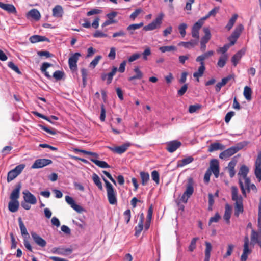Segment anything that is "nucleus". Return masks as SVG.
<instances>
[{
    "mask_svg": "<svg viewBox=\"0 0 261 261\" xmlns=\"http://www.w3.org/2000/svg\"><path fill=\"white\" fill-rule=\"evenodd\" d=\"M231 189L232 200L235 201L234 215L238 217L244 211L243 198L238 195V189L235 186H232Z\"/></svg>",
    "mask_w": 261,
    "mask_h": 261,
    "instance_id": "1",
    "label": "nucleus"
},
{
    "mask_svg": "<svg viewBox=\"0 0 261 261\" xmlns=\"http://www.w3.org/2000/svg\"><path fill=\"white\" fill-rule=\"evenodd\" d=\"M102 178L104 181L106 185V189L107 191V197L108 201L110 204L115 205L117 204V192L113 187V185L106 179V178L102 176Z\"/></svg>",
    "mask_w": 261,
    "mask_h": 261,
    "instance_id": "2",
    "label": "nucleus"
},
{
    "mask_svg": "<svg viewBox=\"0 0 261 261\" xmlns=\"http://www.w3.org/2000/svg\"><path fill=\"white\" fill-rule=\"evenodd\" d=\"M194 182L192 178H189L186 185V190L180 198V201L186 203L188 199L191 197L194 192Z\"/></svg>",
    "mask_w": 261,
    "mask_h": 261,
    "instance_id": "3",
    "label": "nucleus"
},
{
    "mask_svg": "<svg viewBox=\"0 0 261 261\" xmlns=\"http://www.w3.org/2000/svg\"><path fill=\"white\" fill-rule=\"evenodd\" d=\"M239 183L242 194L245 197H246V190H247L248 193L250 192L251 190L254 191L255 192L257 191V188L256 186L254 184H251V180L250 179H246V181H244V185L242 181L241 178L240 177L239 179Z\"/></svg>",
    "mask_w": 261,
    "mask_h": 261,
    "instance_id": "4",
    "label": "nucleus"
},
{
    "mask_svg": "<svg viewBox=\"0 0 261 261\" xmlns=\"http://www.w3.org/2000/svg\"><path fill=\"white\" fill-rule=\"evenodd\" d=\"M243 145H242L241 143L238 144L236 146H232V147L222 151L219 154V158L221 159H227V158L231 156L232 155H233L234 154H235L238 151H239L242 148H243Z\"/></svg>",
    "mask_w": 261,
    "mask_h": 261,
    "instance_id": "5",
    "label": "nucleus"
},
{
    "mask_svg": "<svg viewBox=\"0 0 261 261\" xmlns=\"http://www.w3.org/2000/svg\"><path fill=\"white\" fill-rule=\"evenodd\" d=\"M164 15L163 13L160 14L158 17L151 23L147 25L144 27L143 30L145 31L153 30L159 28L162 23V20Z\"/></svg>",
    "mask_w": 261,
    "mask_h": 261,
    "instance_id": "6",
    "label": "nucleus"
},
{
    "mask_svg": "<svg viewBox=\"0 0 261 261\" xmlns=\"http://www.w3.org/2000/svg\"><path fill=\"white\" fill-rule=\"evenodd\" d=\"M24 165L20 164L17 166L14 169L10 171L7 175V181L8 182L14 179L18 175H19L23 169L24 168Z\"/></svg>",
    "mask_w": 261,
    "mask_h": 261,
    "instance_id": "7",
    "label": "nucleus"
},
{
    "mask_svg": "<svg viewBox=\"0 0 261 261\" xmlns=\"http://www.w3.org/2000/svg\"><path fill=\"white\" fill-rule=\"evenodd\" d=\"M244 241L243 252L241 256V261H246L248 254L251 253V250L249 249V238L247 236L245 237Z\"/></svg>",
    "mask_w": 261,
    "mask_h": 261,
    "instance_id": "8",
    "label": "nucleus"
},
{
    "mask_svg": "<svg viewBox=\"0 0 261 261\" xmlns=\"http://www.w3.org/2000/svg\"><path fill=\"white\" fill-rule=\"evenodd\" d=\"M52 161L49 159H41L36 160L32 165V169L40 168L45 166L51 164Z\"/></svg>",
    "mask_w": 261,
    "mask_h": 261,
    "instance_id": "9",
    "label": "nucleus"
},
{
    "mask_svg": "<svg viewBox=\"0 0 261 261\" xmlns=\"http://www.w3.org/2000/svg\"><path fill=\"white\" fill-rule=\"evenodd\" d=\"M81 54L79 53H76L69 58L68 63L71 70L77 69V62Z\"/></svg>",
    "mask_w": 261,
    "mask_h": 261,
    "instance_id": "10",
    "label": "nucleus"
},
{
    "mask_svg": "<svg viewBox=\"0 0 261 261\" xmlns=\"http://www.w3.org/2000/svg\"><path fill=\"white\" fill-rule=\"evenodd\" d=\"M51 251L54 253L64 256H67L72 252V249L71 248H65L62 247H59L53 248Z\"/></svg>",
    "mask_w": 261,
    "mask_h": 261,
    "instance_id": "11",
    "label": "nucleus"
},
{
    "mask_svg": "<svg viewBox=\"0 0 261 261\" xmlns=\"http://www.w3.org/2000/svg\"><path fill=\"white\" fill-rule=\"evenodd\" d=\"M213 173L216 178H218L219 175V162L216 159H213L210 162V169Z\"/></svg>",
    "mask_w": 261,
    "mask_h": 261,
    "instance_id": "12",
    "label": "nucleus"
},
{
    "mask_svg": "<svg viewBox=\"0 0 261 261\" xmlns=\"http://www.w3.org/2000/svg\"><path fill=\"white\" fill-rule=\"evenodd\" d=\"M250 245L254 246L255 244H257L261 247V236L258 232L255 231L254 229L251 231Z\"/></svg>",
    "mask_w": 261,
    "mask_h": 261,
    "instance_id": "13",
    "label": "nucleus"
},
{
    "mask_svg": "<svg viewBox=\"0 0 261 261\" xmlns=\"http://www.w3.org/2000/svg\"><path fill=\"white\" fill-rule=\"evenodd\" d=\"M130 145V144L129 143H126L119 146L115 147H109V148L114 153L122 154L126 151Z\"/></svg>",
    "mask_w": 261,
    "mask_h": 261,
    "instance_id": "14",
    "label": "nucleus"
},
{
    "mask_svg": "<svg viewBox=\"0 0 261 261\" xmlns=\"http://www.w3.org/2000/svg\"><path fill=\"white\" fill-rule=\"evenodd\" d=\"M181 145L180 142L178 141H172L168 142L167 144L166 149L169 152H173L177 150Z\"/></svg>",
    "mask_w": 261,
    "mask_h": 261,
    "instance_id": "15",
    "label": "nucleus"
},
{
    "mask_svg": "<svg viewBox=\"0 0 261 261\" xmlns=\"http://www.w3.org/2000/svg\"><path fill=\"white\" fill-rule=\"evenodd\" d=\"M23 194L24 195L23 198L25 202L32 204H35L36 203L37 200L36 197L29 191H23Z\"/></svg>",
    "mask_w": 261,
    "mask_h": 261,
    "instance_id": "16",
    "label": "nucleus"
},
{
    "mask_svg": "<svg viewBox=\"0 0 261 261\" xmlns=\"http://www.w3.org/2000/svg\"><path fill=\"white\" fill-rule=\"evenodd\" d=\"M31 236L34 242L39 246L44 247L46 245V242L45 240L40 237L38 234L34 232H31Z\"/></svg>",
    "mask_w": 261,
    "mask_h": 261,
    "instance_id": "17",
    "label": "nucleus"
},
{
    "mask_svg": "<svg viewBox=\"0 0 261 261\" xmlns=\"http://www.w3.org/2000/svg\"><path fill=\"white\" fill-rule=\"evenodd\" d=\"M0 8L9 13L16 14L17 13L15 7L12 4H4L0 2Z\"/></svg>",
    "mask_w": 261,
    "mask_h": 261,
    "instance_id": "18",
    "label": "nucleus"
},
{
    "mask_svg": "<svg viewBox=\"0 0 261 261\" xmlns=\"http://www.w3.org/2000/svg\"><path fill=\"white\" fill-rule=\"evenodd\" d=\"M27 17L28 18L31 17L36 21H38L40 19L41 15L38 10L33 9L28 12Z\"/></svg>",
    "mask_w": 261,
    "mask_h": 261,
    "instance_id": "19",
    "label": "nucleus"
},
{
    "mask_svg": "<svg viewBox=\"0 0 261 261\" xmlns=\"http://www.w3.org/2000/svg\"><path fill=\"white\" fill-rule=\"evenodd\" d=\"M225 148V146L224 145H223L220 143L215 142V143L211 144L208 146V151L210 152H212L214 151L218 150H223Z\"/></svg>",
    "mask_w": 261,
    "mask_h": 261,
    "instance_id": "20",
    "label": "nucleus"
},
{
    "mask_svg": "<svg viewBox=\"0 0 261 261\" xmlns=\"http://www.w3.org/2000/svg\"><path fill=\"white\" fill-rule=\"evenodd\" d=\"M21 185L19 183L16 186V188L13 190L10 195L11 200L18 201L17 199L19 197V193L21 189Z\"/></svg>",
    "mask_w": 261,
    "mask_h": 261,
    "instance_id": "21",
    "label": "nucleus"
},
{
    "mask_svg": "<svg viewBox=\"0 0 261 261\" xmlns=\"http://www.w3.org/2000/svg\"><path fill=\"white\" fill-rule=\"evenodd\" d=\"M214 54V52L213 50H210L206 52L202 55L198 56L196 59V61L199 62V63H204V60L208 59L210 57L212 56Z\"/></svg>",
    "mask_w": 261,
    "mask_h": 261,
    "instance_id": "22",
    "label": "nucleus"
},
{
    "mask_svg": "<svg viewBox=\"0 0 261 261\" xmlns=\"http://www.w3.org/2000/svg\"><path fill=\"white\" fill-rule=\"evenodd\" d=\"M245 50L241 49L238 51L232 58L231 61L234 66L237 65L242 56L245 54Z\"/></svg>",
    "mask_w": 261,
    "mask_h": 261,
    "instance_id": "23",
    "label": "nucleus"
},
{
    "mask_svg": "<svg viewBox=\"0 0 261 261\" xmlns=\"http://www.w3.org/2000/svg\"><path fill=\"white\" fill-rule=\"evenodd\" d=\"M248 172V168L245 165H242L239 170L238 175L241 176L242 177V180L243 179L245 181L246 179H250L247 176Z\"/></svg>",
    "mask_w": 261,
    "mask_h": 261,
    "instance_id": "24",
    "label": "nucleus"
},
{
    "mask_svg": "<svg viewBox=\"0 0 261 261\" xmlns=\"http://www.w3.org/2000/svg\"><path fill=\"white\" fill-rule=\"evenodd\" d=\"M237 160L233 158L232 160L229 163L228 166L227 167L229 175L231 178H232L236 174L234 167L237 164Z\"/></svg>",
    "mask_w": 261,
    "mask_h": 261,
    "instance_id": "25",
    "label": "nucleus"
},
{
    "mask_svg": "<svg viewBox=\"0 0 261 261\" xmlns=\"http://www.w3.org/2000/svg\"><path fill=\"white\" fill-rule=\"evenodd\" d=\"M63 14V9L61 6L56 5L53 9V15L55 17H61Z\"/></svg>",
    "mask_w": 261,
    "mask_h": 261,
    "instance_id": "26",
    "label": "nucleus"
},
{
    "mask_svg": "<svg viewBox=\"0 0 261 261\" xmlns=\"http://www.w3.org/2000/svg\"><path fill=\"white\" fill-rule=\"evenodd\" d=\"M205 245L206 247L205 250V258L204 261H209L211 256V252L212 250V246L211 244L208 242H205Z\"/></svg>",
    "mask_w": 261,
    "mask_h": 261,
    "instance_id": "27",
    "label": "nucleus"
},
{
    "mask_svg": "<svg viewBox=\"0 0 261 261\" xmlns=\"http://www.w3.org/2000/svg\"><path fill=\"white\" fill-rule=\"evenodd\" d=\"M30 41L33 43L40 41H49V39L45 36L33 35L30 38Z\"/></svg>",
    "mask_w": 261,
    "mask_h": 261,
    "instance_id": "28",
    "label": "nucleus"
},
{
    "mask_svg": "<svg viewBox=\"0 0 261 261\" xmlns=\"http://www.w3.org/2000/svg\"><path fill=\"white\" fill-rule=\"evenodd\" d=\"M144 25V23L141 22L137 24H132L128 25L126 30L129 32L130 35H133L134 34V31L141 28Z\"/></svg>",
    "mask_w": 261,
    "mask_h": 261,
    "instance_id": "29",
    "label": "nucleus"
},
{
    "mask_svg": "<svg viewBox=\"0 0 261 261\" xmlns=\"http://www.w3.org/2000/svg\"><path fill=\"white\" fill-rule=\"evenodd\" d=\"M200 64V66L198 68V71L194 72L193 74V76L197 78L198 81H199V78L203 75L204 71L205 70L204 63H201Z\"/></svg>",
    "mask_w": 261,
    "mask_h": 261,
    "instance_id": "30",
    "label": "nucleus"
},
{
    "mask_svg": "<svg viewBox=\"0 0 261 261\" xmlns=\"http://www.w3.org/2000/svg\"><path fill=\"white\" fill-rule=\"evenodd\" d=\"M19 205L18 201L11 200L8 204L9 210L11 212H16L18 209Z\"/></svg>",
    "mask_w": 261,
    "mask_h": 261,
    "instance_id": "31",
    "label": "nucleus"
},
{
    "mask_svg": "<svg viewBox=\"0 0 261 261\" xmlns=\"http://www.w3.org/2000/svg\"><path fill=\"white\" fill-rule=\"evenodd\" d=\"M203 31L205 35L203 37H202L200 42L207 43L209 40L211 39V37L210 31L208 28H204Z\"/></svg>",
    "mask_w": 261,
    "mask_h": 261,
    "instance_id": "32",
    "label": "nucleus"
},
{
    "mask_svg": "<svg viewBox=\"0 0 261 261\" xmlns=\"http://www.w3.org/2000/svg\"><path fill=\"white\" fill-rule=\"evenodd\" d=\"M92 178L95 185L100 190L102 191L103 190L102 185L99 176L96 173H93Z\"/></svg>",
    "mask_w": 261,
    "mask_h": 261,
    "instance_id": "33",
    "label": "nucleus"
},
{
    "mask_svg": "<svg viewBox=\"0 0 261 261\" xmlns=\"http://www.w3.org/2000/svg\"><path fill=\"white\" fill-rule=\"evenodd\" d=\"M231 214V208L228 204L225 205V213L224 215V219L227 222H229V219Z\"/></svg>",
    "mask_w": 261,
    "mask_h": 261,
    "instance_id": "34",
    "label": "nucleus"
},
{
    "mask_svg": "<svg viewBox=\"0 0 261 261\" xmlns=\"http://www.w3.org/2000/svg\"><path fill=\"white\" fill-rule=\"evenodd\" d=\"M228 56L227 54H224L220 56L217 63V65L219 67L223 68L226 64Z\"/></svg>",
    "mask_w": 261,
    "mask_h": 261,
    "instance_id": "35",
    "label": "nucleus"
},
{
    "mask_svg": "<svg viewBox=\"0 0 261 261\" xmlns=\"http://www.w3.org/2000/svg\"><path fill=\"white\" fill-rule=\"evenodd\" d=\"M91 161L94 163L95 164H96L97 166H98L99 167L102 168H110V166L109 165L107 164V162L103 161H99L96 159H91Z\"/></svg>",
    "mask_w": 261,
    "mask_h": 261,
    "instance_id": "36",
    "label": "nucleus"
},
{
    "mask_svg": "<svg viewBox=\"0 0 261 261\" xmlns=\"http://www.w3.org/2000/svg\"><path fill=\"white\" fill-rule=\"evenodd\" d=\"M194 160V159L192 156H188L186 158L183 159L181 160L178 161L177 166L178 167H182L188 164L191 163Z\"/></svg>",
    "mask_w": 261,
    "mask_h": 261,
    "instance_id": "37",
    "label": "nucleus"
},
{
    "mask_svg": "<svg viewBox=\"0 0 261 261\" xmlns=\"http://www.w3.org/2000/svg\"><path fill=\"white\" fill-rule=\"evenodd\" d=\"M134 71L136 73V74L129 77L128 79L129 81L132 82L135 79H141L143 77V74L138 67H136L134 68Z\"/></svg>",
    "mask_w": 261,
    "mask_h": 261,
    "instance_id": "38",
    "label": "nucleus"
},
{
    "mask_svg": "<svg viewBox=\"0 0 261 261\" xmlns=\"http://www.w3.org/2000/svg\"><path fill=\"white\" fill-rule=\"evenodd\" d=\"M140 175L142 185L143 186L146 185L149 180V174L147 172H141Z\"/></svg>",
    "mask_w": 261,
    "mask_h": 261,
    "instance_id": "39",
    "label": "nucleus"
},
{
    "mask_svg": "<svg viewBox=\"0 0 261 261\" xmlns=\"http://www.w3.org/2000/svg\"><path fill=\"white\" fill-rule=\"evenodd\" d=\"M18 222H19V225L21 234L23 236H29V233L27 231V228H26V227H25V226L20 217H19L18 218Z\"/></svg>",
    "mask_w": 261,
    "mask_h": 261,
    "instance_id": "40",
    "label": "nucleus"
},
{
    "mask_svg": "<svg viewBox=\"0 0 261 261\" xmlns=\"http://www.w3.org/2000/svg\"><path fill=\"white\" fill-rule=\"evenodd\" d=\"M251 94L252 91L250 87L248 86H245L244 89V96L245 98L248 100L250 101L251 99Z\"/></svg>",
    "mask_w": 261,
    "mask_h": 261,
    "instance_id": "41",
    "label": "nucleus"
},
{
    "mask_svg": "<svg viewBox=\"0 0 261 261\" xmlns=\"http://www.w3.org/2000/svg\"><path fill=\"white\" fill-rule=\"evenodd\" d=\"M51 65V64L45 62L42 64L41 67V71L44 73L45 76L47 78H50L51 76L49 74L48 72L46 71V69L48 67H50Z\"/></svg>",
    "mask_w": 261,
    "mask_h": 261,
    "instance_id": "42",
    "label": "nucleus"
},
{
    "mask_svg": "<svg viewBox=\"0 0 261 261\" xmlns=\"http://www.w3.org/2000/svg\"><path fill=\"white\" fill-rule=\"evenodd\" d=\"M159 50L162 53H165V52H170L172 51H176L177 50V48L174 46H162L159 48Z\"/></svg>",
    "mask_w": 261,
    "mask_h": 261,
    "instance_id": "43",
    "label": "nucleus"
},
{
    "mask_svg": "<svg viewBox=\"0 0 261 261\" xmlns=\"http://www.w3.org/2000/svg\"><path fill=\"white\" fill-rule=\"evenodd\" d=\"M238 16L237 14H234L232 17L230 19L228 24L226 26V28L228 30H230L234 25Z\"/></svg>",
    "mask_w": 261,
    "mask_h": 261,
    "instance_id": "44",
    "label": "nucleus"
},
{
    "mask_svg": "<svg viewBox=\"0 0 261 261\" xmlns=\"http://www.w3.org/2000/svg\"><path fill=\"white\" fill-rule=\"evenodd\" d=\"M197 44V41H191L189 42H181L179 43V45H182L185 48H190L194 47Z\"/></svg>",
    "mask_w": 261,
    "mask_h": 261,
    "instance_id": "45",
    "label": "nucleus"
},
{
    "mask_svg": "<svg viewBox=\"0 0 261 261\" xmlns=\"http://www.w3.org/2000/svg\"><path fill=\"white\" fill-rule=\"evenodd\" d=\"M187 25L186 23H181L178 26V30L182 37H185L186 34V29Z\"/></svg>",
    "mask_w": 261,
    "mask_h": 261,
    "instance_id": "46",
    "label": "nucleus"
},
{
    "mask_svg": "<svg viewBox=\"0 0 261 261\" xmlns=\"http://www.w3.org/2000/svg\"><path fill=\"white\" fill-rule=\"evenodd\" d=\"M198 240V238H194L192 239L190 244L188 247L189 251L192 252L196 248V243L197 241Z\"/></svg>",
    "mask_w": 261,
    "mask_h": 261,
    "instance_id": "47",
    "label": "nucleus"
},
{
    "mask_svg": "<svg viewBox=\"0 0 261 261\" xmlns=\"http://www.w3.org/2000/svg\"><path fill=\"white\" fill-rule=\"evenodd\" d=\"M151 177L153 180L155 181L156 184H159L160 182L159 174L158 171L154 170L151 172Z\"/></svg>",
    "mask_w": 261,
    "mask_h": 261,
    "instance_id": "48",
    "label": "nucleus"
},
{
    "mask_svg": "<svg viewBox=\"0 0 261 261\" xmlns=\"http://www.w3.org/2000/svg\"><path fill=\"white\" fill-rule=\"evenodd\" d=\"M8 66L13 70L15 71L17 73L19 74H21V72L19 70L18 67L17 66H16L13 62H9L8 64Z\"/></svg>",
    "mask_w": 261,
    "mask_h": 261,
    "instance_id": "49",
    "label": "nucleus"
},
{
    "mask_svg": "<svg viewBox=\"0 0 261 261\" xmlns=\"http://www.w3.org/2000/svg\"><path fill=\"white\" fill-rule=\"evenodd\" d=\"M64 72L59 70L56 71L53 74V77L57 81L62 79Z\"/></svg>",
    "mask_w": 261,
    "mask_h": 261,
    "instance_id": "50",
    "label": "nucleus"
},
{
    "mask_svg": "<svg viewBox=\"0 0 261 261\" xmlns=\"http://www.w3.org/2000/svg\"><path fill=\"white\" fill-rule=\"evenodd\" d=\"M101 58V57L100 56H97L95 57V58L90 63V66L92 67L93 68H94L95 67L98 63V62Z\"/></svg>",
    "mask_w": 261,
    "mask_h": 261,
    "instance_id": "51",
    "label": "nucleus"
},
{
    "mask_svg": "<svg viewBox=\"0 0 261 261\" xmlns=\"http://www.w3.org/2000/svg\"><path fill=\"white\" fill-rule=\"evenodd\" d=\"M143 228V223L139 222L137 226L135 227V235L138 236L142 231Z\"/></svg>",
    "mask_w": 261,
    "mask_h": 261,
    "instance_id": "52",
    "label": "nucleus"
},
{
    "mask_svg": "<svg viewBox=\"0 0 261 261\" xmlns=\"http://www.w3.org/2000/svg\"><path fill=\"white\" fill-rule=\"evenodd\" d=\"M201 108V106L199 105H191L189 108V112L190 113H193L195 112L197 110Z\"/></svg>",
    "mask_w": 261,
    "mask_h": 261,
    "instance_id": "53",
    "label": "nucleus"
},
{
    "mask_svg": "<svg viewBox=\"0 0 261 261\" xmlns=\"http://www.w3.org/2000/svg\"><path fill=\"white\" fill-rule=\"evenodd\" d=\"M40 127L42 129L45 130V132H46L47 133H48L51 135H54L56 134V131L54 129H50L48 128V127H47L45 126L42 125H40Z\"/></svg>",
    "mask_w": 261,
    "mask_h": 261,
    "instance_id": "54",
    "label": "nucleus"
},
{
    "mask_svg": "<svg viewBox=\"0 0 261 261\" xmlns=\"http://www.w3.org/2000/svg\"><path fill=\"white\" fill-rule=\"evenodd\" d=\"M255 175L259 181L261 180V166H255Z\"/></svg>",
    "mask_w": 261,
    "mask_h": 261,
    "instance_id": "55",
    "label": "nucleus"
},
{
    "mask_svg": "<svg viewBox=\"0 0 261 261\" xmlns=\"http://www.w3.org/2000/svg\"><path fill=\"white\" fill-rule=\"evenodd\" d=\"M203 23L202 19H200L194 24L192 29L199 31L202 27Z\"/></svg>",
    "mask_w": 261,
    "mask_h": 261,
    "instance_id": "56",
    "label": "nucleus"
},
{
    "mask_svg": "<svg viewBox=\"0 0 261 261\" xmlns=\"http://www.w3.org/2000/svg\"><path fill=\"white\" fill-rule=\"evenodd\" d=\"M188 89V86L187 84L184 85L181 88L178 90L177 93L178 95L180 96H182L187 91Z\"/></svg>",
    "mask_w": 261,
    "mask_h": 261,
    "instance_id": "57",
    "label": "nucleus"
},
{
    "mask_svg": "<svg viewBox=\"0 0 261 261\" xmlns=\"http://www.w3.org/2000/svg\"><path fill=\"white\" fill-rule=\"evenodd\" d=\"M235 113L233 111H230L227 113L225 117V121L226 123H228L231 118L234 115Z\"/></svg>",
    "mask_w": 261,
    "mask_h": 261,
    "instance_id": "58",
    "label": "nucleus"
},
{
    "mask_svg": "<svg viewBox=\"0 0 261 261\" xmlns=\"http://www.w3.org/2000/svg\"><path fill=\"white\" fill-rule=\"evenodd\" d=\"M124 216L126 223H128L129 222L131 217V213L129 209H128L124 212Z\"/></svg>",
    "mask_w": 261,
    "mask_h": 261,
    "instance_id": "59",
    "label": "nucleus"
},
{
    "mask_svg": "<svg viewBox=\"0 0 261 261\" xmlns=\"http://www.w3.org/2000/svg\"><path fill=\"white\" fill-rule=\"evenodd\" d=\"M142 11V10L141 9H136L135 11L130 15V18L134 20L139 15V14L141 13Z\"/></svg>",
    "mask_w": 261,
    "mask_h": 261,
    "instance_id": "60",
    "label": "nucleus"
},
{
    "mask_svg": "<svg viewBox=\"0 0 261 261\" xmlns=\"http://www.w3.org/2000/svg\"><path fill=\"white\" fill-rule=\"evenodd\" d=\"M102 12V10L97 9H93L87 12V15L88 16H91L94 14H100Z\"/></svg>",
    "mask_w": 261,
    "mask_h": 261,
    "instance_id": "61",
    "label": "nucleus"
},
{
    "mask_svg": "<svg viewBox=\"0 0 261 261\" xmlns=\"http://www.w3.org/2000/svg\"><path fill=\"white\" fill-rule=\"evenodd\" d=\"M71 207L79 213H81L82 212L85 211V210L83 207H82L81 206L76 204L75 203L73 204V205Z\"/></svg>",
    "mask_w": 261,
    "mask_h": 261,
    "instance_id": "62",
    "label": "nucleus"
},
{
    "mask_svg": "<svg viewBox=\"0 0 261 261\" xmlns=\"http://www.w3.org/2000/svg\"><path fill=\"white\" fill-rule=\"evenodd\" d=\"M220 219V216L218 213L215 214L214 217H212L210 218L209 220L210 224L213 222H217L219 219Z\"/></svg>",
    "mask_w": 261,
    "mask_h": 261,
    "instance_id": "63",
    "label": "nucleus"
},
{
    "mask_svg": "<svg viewBox=\"0 0 261 261\" xmlns=\"http://www.w3.org/2000/svg\"><path fill=\"white\" fill-rule=\"evenodd\" d=\"M141 57V55L139 53H136L132 55L128 59L129 62H132Z\"/></svg>",
    "mask_w": 261,
    "mask_h": 261,
    "instance_id": "64",
    "label": "nucleus"
}]
</instances>
